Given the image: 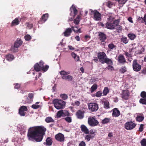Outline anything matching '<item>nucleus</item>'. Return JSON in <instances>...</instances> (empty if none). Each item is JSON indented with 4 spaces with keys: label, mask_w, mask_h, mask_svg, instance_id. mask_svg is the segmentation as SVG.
Here are the masks:
<instances>
[{
    "label": "nucleus",
    "mask_w": 146,
    "mask_h": 146,
    "mask_svg": "<svg viewBox=\"0 0 146 146\" xmlns=\"http://www.w3.org/2000/svg\"><path fill=\"white\" fill-rule=\"evenodd\" d=\"M46 129L42 126L30 127L28 129L27 136L29 140H35L36 142L42 141V135H44Z\"/></svg>",
    "instance_id": "obj_1"
},
{
    "label": "nucleus",
    "mask_w": 146,
    "mask_h": 146,
    "mask_svg": "<svg viewBox=\"0 0 146 146\" xmlns=\"http://www.w3.org/2000/svg\"><path fill=\"white\" fill-rule=\"evenodd\" d=\"M52 103L54 107L58 110L63 109L65 107L66 104L64 101L57 99L54 100Z\"/></svg>",
    "instance_id": "obj_2"
},
{
    "label": "nucleus",
    "mask_w": 146,
    "mask_h": 146,
    "mask_svg": "<svg viewBox=\"0 0 146 146\" xmlns=\"http://www.w3.org/2000/svg\"><path fill=\"white\" fill-rule=\"evenodd\" d=\"M60 73L61 76V78L63 80L70 82L72 81L73 79L72 76L68 75L70 74L69 72H66L62 70L60 72Z\"/></svg>",
    "instance_id": "obj_3"
},
{
    "label": "nucleus",
    "mask_w": 146,
    "mask_h": 146,
    "mask_svg": "<svg viewBox=\"0 0 146 146\" xmlns=\"http://www.w3.org/2000/svg\"><path fill=\"white\" fill-rule=\"evenodd\" d=\"M132 67L134 71L138 72L141 70V66L138 63L136 59H134L133 61Z\"/></svg>",
    "instance_id": "obj_4"
},
{
    "label": "nucleus",
    "mask_w": 146,
    "mask_h": 146,
    "mask_svg": "<svg viewBox=\"0 0 146 146\" xmlns=\"http://www.w3.org/2000/svg\"><path fill=\"white\" fill-rule=\"evenodd\" d=\"M88 123L89 125L92 126L98 125L99 123L95 117H90L88 118Z\"/></svg>",
    "instance_id": "obj_5"
},
{
    "label": "nucleus",
    "mask_w": 146,
    "mask_h": 146,
    "mask_svg": "<svg viewBox=\"0 0 146 146\" xmlns=\"http://www.w3.org/2000/svg\"><path fill=\"white\" fill-rule=\"evenodd\" d=\"M22 44V41L20 40L17 39L15 42L14 45L13 46H12L11 48V50L13 52H16L17 49H15V48H17L19 47Z\"/></svg>",
    "instance_id": "obj_6"
},
{
    "label": "nucleus",
    "mask_w": 146,
    "mask_h": 146,
    "mask_svg": "<svg viewBox=\"0 0 146 146\" xmlns=\"http://www.w3.org/2000/svg\"><path fill=\"white\" fill-rule=\"evenodd\" d=\"M88 106L89 110L92 112L96 111L98 109V105L96 103H90L88 104Z\"/></svg>",
    "instance_id": "obj_7"
},
{
    "label": "nucleus",
    "mask_w": 146,
    "mask_h": 146,
    "mask_svg": "<svg viewBox=\"0 0 146 146\" xmlns=\"http://www.w3.org/2000/svg\"><path fill=\"white\" fill-rule=\"evenodd\" d=\"M136 125L132 121L127 122L125 124V127L127 130H131L134 128Z\"/></svg>",
    "instance_id": "obj_8"
},
{
    "label": "nucleus",
    "mask_w": 146,
    "mask_h": 146,
    "mask_svg": "<svg viewBox=\"0 0 146 146\" xmlns=\"http://www.w3.org/2000/svg\"><path fill=\"white\" fill-rule=\"evenodd\" d=\"M94 14V19L96 21H98L101 19V14L96 10L94 11L92 10L91 12V15Z\"/></svg>",
    "instance_id": "obj_9"
},
{
    "label": "nucleus",
    "mask_w": 146,
    "mask_h": 146,
    "mask_svg": "<svg viewBox=\"0 0 146 146\" xmlns=\"http://www.w3.org/2000/svg\"><path fill=\"white\" fill-rule=\"evenodd\" d=\"M97 57L99 61L102 63V62L104 61V59L107 56L106 54L104 52H99L97 53Z\"/></svg>",
    "instance_id": "obj_10"
},
{
    "label": "nucleus",
    "mask_w": 146,
    "mask_h": 146,
    "mask_svg": "<svg viewBox=\"0 0 146 146\" xmlns=\"http://www.w3.org/2000/svg\"><path fill=\"white\" fill-rule=\"evenodd\" d=\"M55 138L57 141L60 142L64 141L65 139L64 135L60 133L56 134L55 135Z\"/></svg>",
    "instance_id": "obj_11"
},
{
    "label": "nucleus",
    "mask_w": 146,
    "mask_h": 146,
    "mask_svg": "<svg viewBox=\"0 0 146 146\" xmlns=\"http://www.w3.org/2000/svg\"><path fill=\"white\" fill-rule=\"evenodd\" d=\"M70 15L71 16L74 17L78 13V10L76 8L75 6L72 5L70 8Z\"/></svg>",
    "instance_id": "obj_12"
},
{
    "label": "nucleus",
    "mask_w": 146,
    "mask_h": 146,
    "mask_svg": "<svg viewBox=\"0 0 146 146\" xmlns=\"http://www.w3.org/2000/svg\"><path fill=\"white\" fill-rule=\"evenodd\" d=\"M28 97L29 98V99L27 98V100L26 101H23V104H25L26 103H31L33 101V99L34 97V94L32 93H29L28 94Z\"/></svg>",
    "instance_id": "obj_13"
},
{
    "label": "nucleus",
    "mask_w": 146,
    "mask_h": 146,
    "mask_svg": "<svg viewBox=\"0 0 146 146\" xmlns=\"http://www.w3.org/2000/svg\"><path fill=\"white\" fill-rule=\"evenodd\" d=\"M114 21L113 22L108 21L105 24V28L109 29H114Z\"/></svg>",
    "instance_id": "obj_14"
},
{
    "label": "nucleus",
    "mask_w": 146,
    "mask_h": 146,
    "mask_svg": "<svg viewBox=\"0 0 146 146\" xmlns=\"http://www.w3.org/2000/svg\"><path fill=\"white\" fill-rule=\"evenodd\" d=\"M119 20H114V29L117 30V31L120 32L121 31V26L119 25Z\"/></svg>",
    "instance_id": "obj_15"
},
{
    "label": "nucleus",
    "mask_w": 146,
    "mask_h": 146,
    "mask_svg": "<svg viewBox=\"0 0 146 146\" xmlns=\"http://www.w3.org/2000/svg\"><path fill=\"white\" fill-rule=\"evenodd\" d=\"M85 111L80 110H78L76 113V115L78 119H82L84 117Z\"/></svg>",
    "instance_id": "obj_16"
},
{
    "label": "nucleus",
    "mask_w": 146,
    "mask_h": 146,
    "mask_svg": "<svg viewBox=\"0 0 146 146\" xmlns=\"http://www.w3.org/2000/svg\"><path fill=\"white\" fill-rule=\"evenodd\" d=\"M99 38L102 42H104L107 38L106 36L103 33L100 32L98 34Z\"/></svg>",
    "instance_id": "obj_17"
},
{
    "label": "nucleus",
    "mask_w": 146,
    "mask_h": 146,
    "mask_svg": "<svg viewBox=\"0 0 146 146\" xmlns=\"http://www.w3.org/2000/svg\"><path fill=\"white\" fill-rule=\"evenodd\" d=\"M118 62L121 64H124L126 62V60L123 55L120 54L118 57Z\"/></svg>",
    "instance_id": "obj_18"
},
{
    "label": "nucleus",
    "mask_w": 146,
    "mask_h": 146,
    "mask_svg": "<svg viewBox=\"0 0 146 146\" xmlns=\"http://www.w3.org/2000/svg\"><path fill=\"white\" fill-rule=\"evenodd\" d=\"M48 17V13H46L43 15L40 19V20L39 21V23L42 24L44 23L47 20Z\"/></svg>",
    "instance_id": "obj_19"
},
{
    "label": "nucleus",
    "mask_w": 146,
    "mask_h": 146,
    "mask_svg": "<svg viewBox=\"0 0 146 146\" xmlns=\"http://www.w3.org/2000/svg\"><path fill=\"white\" fill-rule=\"evenodd\" d=\"M129 96V92L128 91L123 90L121 94V97L122 99L127 100Z\"/></svg>",
    "instance_id": "obj_20"
},
{
    "label": "nucleus",
    "mask_w": 146,
    "mask_h": 146,
    "mask_svg": "<svg viewBox=\"0 0 146 146\" xmlns=\"http://www.w3.org/2000/svg\"><path fill=\"white\" fill-rule=\"evenodd\" d=\"M112 115L113 117H118L120 114V111L117 108H114L112 110Z\"/></svg>",
    "instance_id": "obj_21"
},
{
    "label": "nucleus",
    "mask_w": 146,
    "mask_h": 146,
    "mask_svg": "<svg viewBox=\"0 0 146 146\" xmlns=\"http://www.w3.org/2000/svg\"><path fill=\"white\" fill-rule=\"evenodd\" d=\"M72 30H73L72 28H68L66 29L64 33V36L66 37H68L70 36L72 32Z\"/></svg>",
    "instance_id": "obj_22"
},
{
    "label": "nucleus",
    "mask_w": 146,
    "mask_h": 146,
    "mask_svg": "<svg viewBox=\"0 0 146 146\" xmlns=\"http://www.w3.org/2000/svg\"><path fill=\"white\" fill-rule=\"evenodd\" d=\"M80 128L81 131L86 134L89 133V130L84 125L82 124L80 126Z\"/></svg>",
    "instance_id": "obj_23"
},
{
    "label": "nucleus",
    "mask_w": 146,
    "mask_h": 146,
    "mask_svg": "<svg viewBox=\"0 0 146 146\" xmlns=\"http://www.w3.org/2000/svg\"><path fill=\"white\" fill-rule=\"evenodd\" d=\"M21 21V19L19 18H16L12 21L11 24V26L13 27L18 25Z\"/></svg>",
    "instance_id": "obj_24"
},
{
    "label": "nucleus",
    "mask_w": 146,
    "mask_h": 146,
    "mask_svg": "<svg viewBox=\"0 0 146 146\" xmlns=\"http://www.w3.org/2000/svg\"><path fill=\"white\" fill-rule=\"evenodd\" d=\"M105 63H106L108 64H113V62L111 60L107 58V56L104 61L102 62V64H104Z\"/></svg>",
    "instance_id": "obj_25"
},
{
    "label": "nucleus",
    "mask_w": 146,
    "mask_h": 146,
    "mask_svg": "<svg viewBox=\"0 0 146 146\" xmlns=\"http://www.w3.org/2000/svg\"><path fill=\"white\" fill-rule=\"evenodd\" d=\"M71 28L72 29L73 31L75 33H82V31H81V29L80 28L78 29V27L77 26H72L71 27Z\"/></svg>",
    "instance_id": "obj_26"
},
{
    "label": "nucleus",
    "mask_w": 146,
    "mask_h": 146,
    "mask_svg": "<svg viewBox=\"0 0 146 146\" xmlns=\"http://www.w3.org/2000/svg\"><path fill=\"white\" fill-rule=\"evenodd\" d=\"M81 16L80 15H78L76 18L73 20L74 23L76 25H78L80 21Z\"/></svg>",
    "instance_id": "obj_27"
},
{
    "label": "nucleus",
    "mask_w": 146,
    "mask_h": 146,
    "mask_svg": "<svg viewBox=\"0 0 146 146\" xmlns=\"http://www.w3.org/2000/svg\"><path fill=\"white\" fill-rule=\"evenodd\" d=\"M95 136V134L93 135L92 134H89L86 135L85 137V140H87V141H89L91 139H92L94 138Z\"/></svg>",
    "instance_id": "obj_28"
},
{
    "label": "nucleus",
    "mask_w": 146,
    "mask_h": 146,
    "mask_svg": "<svg viewBox=\"0 0 146 146\" xmlns=\"http://www.w3.org/2000/svg\"><path fill=\"white\" fill-rule=\"evenodd\" d=\"M65 113L62 110L59 111H58L56 114V116L57 118H60L62 116H64V115H65Z\"/></svg>",
    "instance_id": "obj_29"
},
{
    "label": "nucleus",
    "mask_w": 146,
    "mask_h": 146,
    "mask_svg": "<svg viewBox=\"0 0 146 146\" xmlns=\"http://www.w3.org/2000/svg\"><path fill=\"white\" fill-rule=\"evenodd\" d=\"M6 58L8 61H11L14 59V57L13 55L9 54L6 56Z\"/></svg>",
    "instance_id": "obj_30"
},
{
    "label": "nucleus",
    "mask_w": 146,
    "mask_h": 146,
    "mask_svg": "<svg viewBox=\"0 0 146 146\" xmlns=\"http://www.w3.org/2000/svg\"><path fill=\"white\" fill-rule=\"evenodd\" d=\"M34 68L36 71L39 72L41 70V67L38 63H36L34 66Z\"/></svg>",
    "instance_id": "obj_31"
},
{
    "label": "nucleus",
    "mask_w": 146,
    "mask_h": 146,
    "mask_svg": "<svg viewBox=\"0 0 146 146\" xmlns=\"http://www.w3.org/2000/svg\"><path fill=\"white\" fill-rule=\"evenodd\" d=\"M45 121L47 123H52L54 121V120L50 117H47L45 119Z\"/></svg>",
    "instance_id": "obj_32"
},
{
    "label": "nucleus",
    "mask_w": 146,
    "mask_h": 146,
    "mask_svg": "<svg viewBox=\"0 0 146 146\" xmlns=\"http://www.w3.org/2000/svg\"><path fill=\"white\" fill-rule=\"evenodd\" d=\"M46 144L47 145H51L52 143V138L50 137H48L46 140Z\"/></svg>",
    "instance_id": "obj_33"
},
{
    "label": "nucleus",
    "mask_w": 146,
    "mask_h": 146,
    "mask_svg": "<svg viewBox=\"0 0 146 146\" xmlns=\"http://www.w3.org/2000/svg\"><path fill=\"white\" fill-rule=\"evenodd\" d=\"M71 55L72 57L75 59V60L76 61H79V57L77 56L76 54L75 53L72 52L71 53Z\"/></svg>",
    "instance_id": "obj_34"
},
{
    "label": "nucleus",
    "mask_w": 146,
    "mask_h": 146,
    "mask_svg": "<svg viewBox=\"0 0 146 146\" xmlns=\"http://www.w3.org/2000/svg\"><path fill=\"white\" fill-rule=\"evenodd\" d=\"M144 118L143 115H138L136 117V120L139 122H141L143 121Z\"/></svg>",
    "instance_id": "obj_35"
},
{
    "label": "nucleus",
    "mask_w": 146,
    "mask_h": 146,
    "mask_svg": "<svg viewBox=\"0 0 146 146\" xmlns=\"http://www.w3.org/2000/svg\"><path fill=\"white\" fill-rule=\"evenodd\" d=\"M97 88V85L96 84H93L91 88V92L93 93L96 90Z\"/></svg>",
    "instance_id": "obj_36"
},
{
    "label": "nucleus",
    "mask_w": 146,
    "mask_h": 146,
    "mask_svg": "<svg viewBox=\"0 0 146 146\" xmlns=\"http://www.w3.org/2000/svg\"><path fill=\"white\" fill-rule=\"evenodd\" d=\"M116 46L114 45L113 43L110 44L108 45V47L110 49V50H113L114 49H115L116 48Z\"/></svg>",
    "instance_id": "obj_37"
},
{
    "label": "nucleus",
    "mask_w": 146,
    "mask_h": 146,
    "mask_svg": "<svg viewBox=\"0 0 146 146\" xmlns=\"http://www.w3.org/2000/svg\"><path fill=\"white\" fill-rule=\"evenodd\" d=\"M121 40V41L125 44L127 43L128 42V40L127 38L125 36L122 37Z\"/></svg>",
    "instance_id": "obj_38"
},
{
    "label": "nucleus",
    "mask_w": 146,
    "mask_h": 146,
    "mask_svg": "<svg viewBox=\"0 0 146 146\" xmlns=\"http://www.w3.org/2000/svg\"><path fill=\"white\" fill-rule=\"evenodd\" d=\"M110 118H106L102 120V123L103 124L107 123L110 122Z\"/></svg>",
    "instance_id": "obj_39"
},
{
    "label": "nucleus",
    "mask_w": 146,
    "mask_h": 146,
    "mask_svg": "<svg viewBox=\"0 0 146 146\" xmlns=\"http://www.w3.org/2000/svg\"><path fill=\"white\" fill-rule=\"evenodd\" d=\"M115 17L113 15H111L109 16V17L108 19V21L112 22L115 20Z\"/></svg>",
    "instance_id": "obj_40"
},
{
    "label": "nucleus",
    "mask_w": 146,
    "mask_h": 146,
    "mask_svg": "<svg viewBox=\"0 0 146 146\" xmlns=\"http://www.w3.org/2000/svg\"><path fill=\"white\" fill-rule=\"evenodd\" d=\"M128 36L132 40H133L136 37V36L133 34H129L128 35Z\"/></svg>",
    "instance_id": "obj_41"
},
{
    "label": "nucleus",
    "mask_w": 146,
    "mask_h": 146,
    "mask_svg": "<svg viewBox=\"0 0 146 146\" xmlns=\"http://www.w3.org/2000/svg\"><path fill=\"white\" fill-rule=\"evenodd\" d=\"M105 4L108 7L110 8H111L113 4L112 2L110 1H108V2H106Z\"/></svg>",
    "instance_id": "obj_42"
},
{
    "label": "nucleus",
    "mask_w": 146,
    "mask_h": 146,
    "mask_svg": "<svg viewBox=\"0 0 146 146\" xmlns=\"http://www.w3.org/2000/svg\"><path fill=\"white\" fill-rule=\"evenodd\" d=\"M119 71L121 73H124L126 71V68L125 66L121 67L119 70Z\"/></svg>",
    "instance_id": "obj_43"
},
{
    "label": "nucleus",
    "mask_w": 146,
    "mask_h": 146,
    "mask_svg": "<svg viewBox=\"0 0 146 146\" xmlns=\"http://www.w3.org/2000/svg\"><path fill=\"white\" fill-rule=\"evenodd\" d=\"M49 66L48 65H45V66H42L41 68V70L44 72H46L48 69Z\"/></svg>",
    "instance_id": "obj_44"
},
{
    "label": "nucleus",
    "mask_w": 146,
    "mask_h": 146,
    "mask_svg": "<svg viewBox=\"0 0 146 146\" xmlns=\"http://www.w3.org/2000/svg\"><path fill=\"white\" fill-rule=\"evenodd\" d=\"M139 102L142 104H145L146 105V98H141L139 100Z\"/></svg>",
    "instance_id": "obj_45"
},
{
    "label": "nucleus",
    "mask_w": 146,
    "mask_h": 146,
    "mask_svg": "<svg viewBox=\"0 0 146 146\" xmlns=\"http://www.w3.org/2000/svg\"><path fill=\"white\" fill-rule=\"evenodd\" d=\"M140 143L141 146H146V139H143L140 142Z\"/></svg>",
    "instance_id": "obj_46"
},
{
    "label": "nucleus",
    "mask_w": 146,
    "mask_h": 146,
    "mask_svg": "<svg viewBox=\"0 0 146 146\" xmlns=\"http://www.w3.org/2000/svg\"><path fill=\"white\" fill-rule=\"evenodd\" d=\"M138 22L140 23H142L145 22L144 18L142 17H139L137 19Z\"/></svg>",
    "instance_id": "obj_47"
},
{
    "label": "nucleus",
    "mask_w": 146,
    "mask_h": 146,
    "mask_svg": "<svg viewBox=\"0 0 146 146\" xmlns=\"http://www.w3.org/2000/svg\"><path fill=\"white\" fill-rule=\"evenodd\" d=\"M109 90L108 87H105L103 91V93L105 95H107L109 92Z\"/></svg>",
    "instance_id": "obj_48"
},
{
    "label": "nucleus",
    "mask_w": 146,
    "mask_h": 146,
    "mask_svg": "<svg viewBox=\"0 0 146 146\" xmlns=\"http://www.w3.org/2000/svg\"><path fill=\"white\" fill-rule=\"evenodd\" d=\"M104 107L106 109H108L110 108V104L108 102H104Z\"/></svg>",
    "instance_id": "obj_49"
},
{
    "label": "nucleus",
    "mask_w": 146,
    "mask_h": 146,
    "mask_svg": "<svg viewBox=\"0 0 146 146\" xmlns=\"http://www.w3.org/2000/svg\"><path fill=\"white\" fill-rule=\"evenodd\" d=\"M141 96L143 98H146V92L145 91H142L140 94Z\"/></svg>",
    "instance_id": "obj_50"
},
{
    "label": "nucleus",
    "mask_w": 146,
    "mask_h": 146,
    "mask_svg": "<svg viewBox=\"0 0 146 146\" xmlns=\"http://www.w3.org/2000/svg\"><path fill=\"white\" fill-rule=\"evenodd\" d=\"M25 25L27 26L29 29H32L33 26V24L32 23H25Z\"/></svg>",
    "instance_id": "obj_51"
},
{
    "label": "nucleus",
    "mask_w": 146,
    "mask_h": 146,
    "mask_svg": "<svg viewBox=\"0 0 146 146\" xmlns=\"http://www.w3.org/2000/svg\"><path fill=\"white\" fill-rule=\"evenodd\" d=\"M60 97L64 100H66L68 98L67 95L65 94H62L60 95Z\"/></svg>",
    "instance_id": "obj_52"
},
{
    "label": "nucleus",
    "mask_w": 146,
    "mask_h": 146,
    "mask_svg": "<svg viewBox=\"0 0 146 146\" xmlns=\"http://www.w3.org/2000/svg\"><path fill=\"white\" fill-rule=\"evenodd\" d=\"M19 113L21 116H24L25 115L24 111L20 109L19 110Z\"/></svg>",
    "instance_id": "obj_53"
},
{
    "label": "nucleus",
    "mask_w": 146,
    "mask_h": 146,
    "mask_svg": "<svg viewBox=\"0 0 146 146\" xmlns=\"http://www.w3.org/2000/svg\"><path fill=\"white\" fill-rule=\"evenodd\" d=\"M116 1H117L120 4H124L126 2V0H115Z\"/></svg>",
    "instance_id": "obj_54"
},
{
    "label": "nucleus",
    "mask_w": 146,
    "mask_h": 146,
    "mask_svg": "<svg viewBox=\"0 0 146 146\" xmlns=\"http://www.w3.org/2000/svg\"><path fill=\"white\" fill-rule=\"evenodd\" d=\"M25 40L29 41L31 39V38L30 35H28L25 36Z\"/></svg>",
    "instance_id": "obj_55"
},
{
    "label": "nucleus",
    "mask_w": 146,
    "mask_h": 146,
    "mask_svg": "<svg viewBox=\"0 0 146 146\" xmlns=\"http://www.w3.org/2000/svg\"><path fill=\"white\" fill-rule=\"evenodd\" d=\"M40 107V106L39 105H36V104H33L32 106L31 107L34 109H37Z\"/></svg>",
    "instance_id": "obj_56"
},
{
    "label": "nucleus",
    "mask_w": 146,
    "mask_h": 146,
    "mask_svg": "<svg viewBox=\"0 0 146 146\" xmlns=\"http://www.w3.org/2000/svg\"><path fill=\"white\" fill-rule=\"evenodd\" d=\"M135 45H136L135 43H133V44H132V45H133V47L132 48H131L129 49V51L130 52H132V51L133 50H135L136 49V47H137V46H135Z\"/></svg>",
    "instance_id": "obj_57"
},
{
    "label": "nucleus",
    "mask_w": 146,
    "mask_h": 146,
    "mask_svg": "<svg viewBox=\"0 0 146 146\" xmlns=\"http://www.w3.org/2000/svg\"><path fill=\"white\" fill-rule=\"evenodd\" d=\"M65 119L68 123H70L72 121V119L70 117H67L65 118Z\"/></svg>",
    "instance_id": "obj_58"
},
{
    "label": "nucleus",
    "mask_w": 146,
    "mask_h": 146,
    "mask_svg": "<svg viewBox=\"0 0 146 146\" xmlns=\"http://www.w3.org/2000/svg\"><path fill=\"white\" fill-rule=\"evenodd\" d=\"M20 109L23 110L24 111H26L28 109L27 107L26 106H21L20 108Z\"/></svg>",
    "instance_id": "obj_59"
},
{
    "label": "nucleus",
    "mask_w": 146,
    "mask_h": 146,
    "mask_svg": "<svg viewBox=\"0 0 146 146\" xmlns=\"http://www.w3.org/2000/svg\"><path fill=\"white\" fill-rule=\"evenodd\" d=\"M14 88L15 89H19L21 86L20 84L19 83H16L14 84Z\"/></svg>",
    "instance_id": "obj_60"
},
{
    "label": "nucleus",
    "mask_w": 146,
    "mask_h": 146,
    "mask_svg": "<svg viewBox=\"0 0 146 146\" xmlns=\"http://www.w3.org/2000/svg\"><path fill=\"white\" fill-rule=\"evenodd\" d=\"M125 54L127 58L132 57V55L131 54H129L127 52H125Z\"/></svg>",
    "instance_id": "obj_61"
},
{
    "label": "nucleus",
    "mask_w": 146,
    "mask_h": 146,
    "mask_svg": "<svg viewBox=\"0 0 146 146\" xmlns=\"http://www.w3.org/2000/svg\"><path fill=\"white\" fill-rule=\"evenodd\" d=\"M102 94V93L101 92L98 91L96 92V96L97 97H99L101 96Z\"/></svg>",
    "instance_id": "obj_62"
},
{
    "label": "nucleus",
    "mask_w": 146,
    "mask_h": 146,
    "mask_svg": "<svg viewBox=\"0 0 146 146\" xmlns=\"http://www.w3.org/2000/svg\"><path fill=\"white\" fill-rule=\"evenodd\" d=\"M143 124H141L140 125L139 129V131L140 132H142L143 131Z\"/></svg>",
    "instance_id": "obj_63"
},
{
    "label": "nucleus",
    "mask_w": 146,
    "mask_h": 146,
    "mask_svg": "<svg viewBox=\"0 0 146 146\" xmlns=\"http://www.w3.org/2000/svg\"><path fill=\"white\" fill-rule=\"evenodd\" d=\"M86 144L84 142L81 141L79 144V146H85Z\"/></svg>",
    "instance_id": "obj_64"
}]
</instances>
